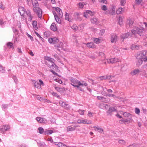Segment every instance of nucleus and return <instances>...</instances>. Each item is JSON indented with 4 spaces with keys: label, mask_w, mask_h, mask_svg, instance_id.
<instances>
[{
    "label": "nucleus",
    "mask_w": 147,
    "mask_h": 147,
    "mask_svg": "<svg viewBox=\"0 0 147 147\" xmlns=\"http://www.w3.org/2000/svg\"><path fill=\"white\" fill-rule=\"evenodd\" d=\"M23 17L25 19L28 18L29 21H31L33 17L30 11L29 10H27L26 11L24 16H23Z\"/></svg>",
    "instance_id": "nucleus-5"
},
{
    "label": "nucleus",
    "mask_w": 147,
    "mask_h": 147,
    "mask_svg": "<svg viewBox=\"0 0 147 147\" xmlns=\"http://www.w3.org/2000/svg\"><path fill=\"white\" fill-rule=\"evenodd\" d=\"M134 22L132 20H129L128 21L127 26H130L133 24Z\"/></svg>",
    "instance_id": "nucleus-38"
},
{
    "label": "nucleus",
    "mask_w": 147,
    "mask_h": 147,
    "mask_svg": "<svg viewBox=\"0 0 147 147\" xmlns=\"http://www.w3.org/2000/svg\"><path fill=\"white\" fill-rule=\"evenodd\" d=\"M4 22L3 21V19L2 18H1L0 19V24L2 25L4 24Z\"/></svg>",
    "instance_id": "nucleus-59"
},
{
    "label": "nucleus",
    "mask_w": 147,
    "mask_h": 147,
    "mask_svg": "<svg viewBox=\"0 0 147 147\" xmlns=\"http://www.w3.org/2000/svg\"><path fill=\"white\" fill-rule=\"evenodd\" d=\"M89 57L91 59H95V57L94 56V55H89Z\"/></svg>",
    "instance_id": "nucleus-63"
},
{
    "label": "nucleus",
    "mask_w": 147,
    "mask_h": 147,
    "mask_svg": "<svg viewBox=\"0 0 147 147\" xmlns=\"http://www.w3.org/2000/svg\"><path fill=\"white\" fill-rule=\"evenodd\" d=\"M51 29L54 31L57 30V27L56 24L54 23H53L50 26Z\"/></svg>",
    "instance_id": "nucleus-25"
},
{
    "label": "nucleus",
    "mask_w": 147,
    "mask_h": 147,
    "mask_svg": "<svg viewBox=\"0 0 147 147\" xmlns=\"http://www.w3.org/2000/svg\"><path fill=\"white\" fill-rule=\"evenodd\" d=\"M109 13L112 15H114L115 13V9L114 7H112L110 9L109 11Z\"/></svg>",
    "instance_id": "nucleus-30"
},
{
    "label": "nucleus",
    "mask_w": 147,
    "mask_h": 147,
    "mask_svg": "<svg viewBox=\"0 0 147 147\" xmlns=\"http://www.w3.org/2000/svg\"><path fill=\"white\" fill-rule=\"evenodd\" d=\"M121 114H122L123 115V116L124 117H131L132 115L126 112H123L122 111H121L120 112Z\"/></svg>",
    "instance_id": "nucleus-16"
},
{
    "label": "nucleus",
    "mask_w": 147,
    "mask_h": 147,
    "mask_svg": "<svg viewBox=\"0 0 147 147\" xmlns=\"http://www.w3.org/2000/svg\"><path fill=\"white\" fill-rule=\"evenodd\" d=\"M116 111V109L114 108L113 107H110V108L108 111H107V113H110L112 111Z\"/></svg>",
    "instance_id": "nucleus-36"
},
{
    "label": "nucleus",
    "mask_w": 147,
    "mask_h": 147,
    "mask_svg": "<svg viewBox=\"0 0 147 147\" xmlns=\"http://www.w3.org/2000/svg\"><path fill=\"white\" fill-rule=\"evenodd\" d=\"M48 41L50 43L55 44L57 43L59 40L56 37L51 38L48 39Z\"/></svg>",
    "instance_id": "nucleus-9"
},
{
    "label": "nucleus",
    "mask_w": 147,
    "mask_h": 147,
    "mask_svg": "<svg viewBox=\"0 0 147 147\" xmlns=\"http://www.w3.org/2000/svg\"><path fill=\"white\" fill-rule=\"evenodd\" d=\"M32 25L33 27L36 30H38V28L37 26V22L36 21H34L33 22Z\"/></svg>",
    "instance_id": "nucleus-32"
},
{
    "label": "nucleus",
    "mask_w": 147,
    "mask_h": 147,
    "mask_svg": "<svg viewBox=\"0 0 147 147\" xmlns=\"http://www.w3.org/2000/svg\"><path fill=\"white\" fill-rule=\"evenodd\" d=\"M54 8L57 13H56L57 14V16H59L60 18H62L63 16V13L61 9L58 7H54Z\"/></svg>",
    "instance_id": "nucleus-7"
},
{
    "label": "nucleus",
    "mask_w": 147,
    "mask_h": 147,
    "mask_svg": "<svg viewBox=\"0 0 147 147\" xmlns=\"http://www.w3.org/2000/svg\"><path fill=\"white\" fill-rule=\"evenodd\" d=\"M38 129L39 130V133L40 134H42L43 133L44 129L42 127H40L38 128Z\"/></svg>",
    "instance_id": "nucleus-47"
},
{
    "label": "nucleus",
    "mask_w": 147,
    "mask_h": 147,
    "mask_svg": "<svg viewBox=\"0 0 147 147\" xmlns=\"http://www.w3.org/2000/svg\"><path fill=\"white\" fill-rule=\"evenodd\" d=\"M138 145L136 144H132L129 145L127 147H138Z\"/></svg>",
    "instance_id": "nucleus-57"
},
{
    "label": "nucleus",
    "mask_w": 147,
    "mask_h": 147,
    "mask_svg": "<svg viewBox=\"0 0 147 147\" xmlns=\"http://www.w3.org/2000/svg\"><path fill=\"white\" fill-rule=\"evenodd\" d=\"M36 119L40 123H43L45 121V119L40 117H36Z\"/></svg>",
    "instance_id": "nucleus-27"
},
{
    "label": "nucleus",
    "mask_w": 147,
    "mask_h": 147,
    "mask_svg": "<svg viewBox=\"0 0 147 147\" xmlns=\"http://www.w3.org/2000/svg\"><path fill=\"white\" fill-rule=\"evenodd\" d=\"M139 48V47L138 46L135 45H132L131 47V49L132 50L138 49Z\"/></svg>",
    "instance_id": "nucleus-37"
},
{
    "label": "nucleus",
    "mask_w": 147,
    "mask_h": 147,
    "mask_svg": "<svg viewBox=\"0 0 147 147\" xmlns=\"http://www.w3.org/2000/svg\"><path fill=\"white\" fill-rule=\"evenodd\" d=\"M111 41L112 43L116 42L117 40V36L115 34H111Z\"/></svg>",
    "instance_id": "nucleus-11"
},
{
    "label": "nucleus",
    "mask_w": 147,
    "mask_h": 147,
    "mask_svg": "<svg viewBox=\"0 0 147 147\" xmlns=\"http://www.w3.org/2000/svg\"><path fill=\"white\" fill-rule=\"evenodd\" d=\"M7 46L10 47V48H11L13 49V44L12 43L10 42H8L7 44Z\"/></svg>",
    "instance_id": "nucleus-43"
},
{
    "label": "nucleus",
    "mask_w": 147,
    "mask_h": 147,
    "mask_svg": "<svg viewBox=\"0 0 147 147\" xmlns=\"http://www.w3.org/2000/svg\"><path fill=\"white\" fill-rule=\"evenodd\" d=\"M55 57L57 59V60L59 61H60V59L57 55H55Z\"/></svg>",
    "instance_id": "nucleus-60"
},
{
    "label": "nucleus",
    "mask_w": 147,
    "mask_h": 147,
    "mask_svg": "<svg viewBox=\"0 0 147 147\" xmlns=\"http://www.w3.org/2000/svg\"><path fill=\"white\" fill-rule=\"evenodd\" d=\"M135 113L138 115H140V110L137 107L135 108Z\"/></svg>",
    "instance_id": "nucleus-40"
},
{
    "label": "nucleus",
    "mask_w": 147,
    "mask_h": 147,
    "mask_svg": "<svg viewBox=\"0 0 147 147\" xmlns=\"http://www.w3.org/2000/svg\"><path fill=\"white\" fill-rule=\"evenodd\" d=\"M37 98L41 102H45V100L41 97H38Z\"/></svg>",
    "instance_id": "nucleus-53"
},
{
    "label": "nucleus",
    "mask_w": 147,
    "mask_h": 147,
    "mask_svg": "<svg viewBox=\"0 0 147 147\" xmlns=\"http://www.w3.org/2000/svg\"><path fill=\"white\" fill-rule=\"evenodd\" d=\"M105 32V30L104 29L100 31V33L101 35H103Z\"/></svg>",
    "instance_id": "nucleus-62"
},
{
    "label": "nucleus",
    "mask_w": 147,
    "mask_h": 147,
    "mask_svg": "<svg viewBox=\"0 0 147 147\" xmlns=\"http://www.w3.org/2000/svg\"><path fill=\"white\" fill-rule=\"evenodd\" d=\"M53 13L54 15L55 19L57 22L59 24H60L61 23V20L59 17V16H57V14L54 11H53Z\"/></svg>",
    "instance_id": "nucleus-13"
},
{
    "label": "nucleus",
    "mask_w": 147,
    "mask_h": 147,
    "mask_svg": "<svg viewBox=\"0 0 147 147\" xmlns=\"http://www.w3.org/2000/svg\"><path fill=\"white\" fill-rule=\"evenodd\" d=\"M123 12H124V9L121 7L118 8L116 11V13L117 14H120Z\"/></svg>",
    "instance_id": "nucleus-26"
},
{
    "label": "nucleus",
    "mask_w": 147,
    "mask_h": 147,
    "mask_svg": "<svg viewBox=\"0 0 147 147\" xmlns=\"http://www.w3.org/2000/svg\"><path fill=\"white\" fill-rule=\"evenodd\" d=\"M126 3L125 0H120V3L121 6H123Z\"/></svg>",
    "instance_id": "nucleus-48"
},
{
    "label": "nucleus",
    "mask_w": 147,
    "mask_h": 147,
    "mask_svg": "<svg viewBox=\"0 0 147 147\" xmlns=\"http://www.w3.org/2000/svg\"><path fill=\"white\" fill-rule=\"evenodd\" d=\"M94 128L95 131H97L98 132L101 133H102L104 131L103 129L100 127L94 126Z\"/></svg>",
    "instance_id": "nucleus-23"
},
{
    "label": "nucleus",
    "mask_w": 147,
    "mask_h": 147,
    "mask_svg": "<svg viewBox=\"0 0 147 147\" xmlns=\"http://www.w3.org/2000/svg\"><path fill=\"white\" fill-rule=\"evenodd\" d=\"M52 94L53 96L57 97L58 98H60V96L59 95H58L57 93L54 92H52Z\"/></svg>",
    "instance_id": "nucleus-55"
},
{
    "label": "nucleus",
    "mask_w": 147,
    "mask_h": 147,
    "mask_svg": "<svg viewBox=\"0 0 147 147\" xmlns=\"http://www.w3.org/2000/svg\"><path fill=\"white\" fill-rule=\"evenodd\" d=\"M146 54V51H143L140 52L138 57L139 59H143Z\"/></svg>",
    "instance_id": "nucleus-10"
},
{
    "label": "nucleus",
    "mask_w": 147,
    "mask_h": 147,
    "mask_svg": "<svg viewBox=\"0 0 147 147\" xmlns=\"http://www.w3.org/2000/svg\"><path fill=\"white\" fill-rule=\"evenodd\" d=\"M47 60H48L49 62H51V65L50 66L51 67V66H53V61L54 59L51 58H50L49 57H47Z\"/></svg>",
    "instance_id": "nucleus-29"
},
{
    "label": "nucleus",
    "mask_w": 147,
    "mask_h": 147,
    "mask_svg": "<svg viewBox=\"0 0 147 147\" xmlns=\"http://www.w3.org/2000/svg\"><path fill=\"white\" fill-rule=\"evenodd\" d=\"M99 107L103 109H107L109 108V106L107 104L102 103L100 105Z\"/></svg>",
    "instance_id": "nucleus-19"
},
{
    "label": "nucleus",
    "mask_w": 147,
    "mask_h": 147,
    "mask_svg": "<svg viewBox=\"0 0 147 147\" xmlns=\"http://www.w3.org/2000/svg\"><path fill=\"white\" fill-rule=\"evenodd\" d=\"M84 5L85 4L84 2L80 3L78 4L79 7L81 8H83Z\"/></svg>",
    "instance_id": "nucleus-44"
},
{
    "label": "nucleus",
    "mask_w": 147,
    "mask_h": 147,
    "mask_svg": "<svg viewBox=\"0 0 147 147\" xmlns=\"http://www.w3.org/2000/svg\"><path fill=\"white\" fill-rule=\"evenodd\" d=\"M90 20L91 22L93 24H96L98 22V19L95 18H91Z\"/></svg>",
    "instance_id": "nucleus-31"
},
{
    "label": "nucleus",
    "mask_w": 147,
    "mask_h": 147,
    "mask_svg": "<svg viewBox=\"0 0 147 147\" xmlns=\"http://www.w3.org/2000/svg\"><path fill=\"white\" fill-rule=\"evenodd\" d=\"M133 121V120L132 119V117H129V119H126L125 120L121 119L120 120V121H121L124 123H126L127 122H128L129 123H131Z\"/></svg>",
    "instance_id": "nucleus-20"
},
{
    "label": "nucleus",
    "mask_w": 147,
    "mask_h": 147,
    "mask_svg": "<svg viewBox=\"0 0 147 147\" xmlns=\"http://www.w3.org/2000/svg\"><path fill=\"white\" fill-rule=\"evenodd\" d=\"M127 66L126 65H121V69L123 71H125L127 69Z\"/></svg>",
    "instance_id": "nucleus-39"
},
{
    "label": "nucleus",
    "mask_w": 147,
    "mask_h": 147,
    "mask_svg": "<svg viewBox=\"0 0 147 147\" xmlns=\"http://www.w3.org/2000/svg\"><path fill=\"white\" fill-rule=\"evenodd\" d=\"M63 44L62 42H60L59 45L57 46V49L59 50L60 49H59V48L63 49Z\"/></svg>",
    "instance_id": "nucleus-33"
},
{
    "label": "nucleus",
    "mask_w": 147,
    "mask_h": 147,
    "mask_svg": "<svg viewBox=\"0 0 147 147\" xmlns=\"http://www.w3.org/2000/svg\"><path fill=\"white\" fill-rule=\"evenodd\" d=\"M105 96L109 97H111L114 98H117V97H116L115 95L110 94H107L105 95Z\"/></svg>",
    "instance_id": "nucleus-46"
},
{
    "label": "nucleus",
    "mask_w": 147,
    "mask_h": 147,
    "mask_svg": "<svg viewBox=\"0 0 147 147\" xmlns=\"http://www.w3.org/2000/svg\"><path fill=\"white\" fill-rule=\"evenodd\" d=\"M32 1L34 11L37 14L39 18L41 17L42 11L41 9L39 7V5L37 1L35 0L34 2Z\"/></svg>",
    "instance_id": "nucleus-2"
},
{
    "label": "nucleus",
    "mask_w": 147,
    "mask_h": 147,
    "mask_svg": "<svg viewBox=\"0 0 147 147\" xmlns=\"http://www.w3.org/2000/svg\"><path fill=\"white\" fill-rule=\"evenodd\" d=\"M18 10L22 16H23L25 14V10L24 7H20Z\"/></svg>",
    "instance_id": "nucleus-14"
},
{
    "label": "nucleus",
    "mask_w": 147,
    "mask_h": 147,
    "mask_svg": "<svg viewBox=\"0 0 147 147\" xmlns=\"http://www.w3.org/2000/svg\"><path fill=\"white\" fill-rule=\"evenodd\" d=\"M144 29L143 28H140L137 27L134 29L131 30V33L133 35H136L138 34L140 36H142L143 35V31Z\"/></svg>",
    "instance_id": "nucleus-3"
},
{
    "label": "nucleus",
    "mask_w": 147,
    "mask_h": 147,
    "mask_svg": "<svg viewBox=\"0 0 147 147\" xmlns=\"http://www.w3.org/2000/svg\"><path fill=\"white\" fill-rule=\"evenodd\" d=\"M101 9L104 11H106L107 10V8L105 5L102 6L101 7Z\"/></svg>",
    "instance_id": "nucleus-52"
},
{
    "label": "nucleus",
    "mask_w": 147,
    "mask_h": 147,
    "mask_svg": "<svg viewBox=\"0 0 147 147\" xmlns=\"http://www.w3.org/2000/svg\"><path fill=\"white\" fill-rule=\"evenodd\" d=\"M86 45L87 47L88 48H95L96 47V45H94V43L93 42H90L87 44H86Z\"/></svg>",
    "instance_id": "nucleus-15"
},
{
    "label": "nucleus",
    "mask_w": 147,
    "mask_h": 147,
    "mask_svg": "<svg viewBox=\"0 0 147 147\" xmlns=\"http://www.w3.org/2000/svg\"><path fill=\"white\" fill-rule=\"evenodd\" d=\"M54 143L59 147H61L63 146V144L61 142H54Z\"/></svg>",
    "instance_id": "nucleus-42"
},
{
    "label": "nucleus",
    "mask_w": 147,
    "mask_h": 147,
    "mask_svg": "<svg viewBox=\"0 0 147 147\" xmlns=\"http://www.w3.org/2000/svg\"><path fill=\"white\" fill-rule=\"evenodd\" d=\"M0 8L2 9L3 10L4 9V7L2 3H0Z\"/></svg>",
    "instance_id": "nucleus-64"
},
{
    "label": "nucleus",
    "mask_w": 147,
    "mask_h": 147,
    "mask_svg": "<svg viewBox=\"0 0 147 147\" xmlns=\"http://www.w3.org/2000/svg\"><path fill=\"white\" fill-rule=\"evenodd\" d=\"M59 104L60 106L66 109H68L69 108V105L67 104H66L65 102L60 101L59 102Z\"/></svg>",
    "instance_id": "nucleus-18"
},
{
    "label": "nucleus",
    "mask_w": 147,
    "mask_h": 147,
    "mask_svg": "<svg viewBox=\"0 0 147 147\" xmlns=\"http://www.w3.org/2000/svg\"><path fill=\"white\" fill-rule=\"evenodd\" d=\"M54 80L57 82H58L60 84H62V80L59 79V78H56L54 79Z\"/></svg>",
    "instance_id": "nucleus-50"
},
{
    "label": "nucleus",
    "mask_w": 147,
    "mask_h": 147,
    "mask_svg": "<svg viewBox=\"0 0 147 147\" xmlns=\"http://www.w3.org/2000/svg\"><path fill=\"white\" fill-rule=\"evenodd\" d=\"M84 111L82 110L81 109H79L78 111V112L81 115H84Z\"/></svg>",
    "instance_id": "nucleus-51"
},
{
    "label": "nucleus",
    "mask_w": 147,
    "mask_h": 147,
    "mask_svg": "<svg viewBox=\"0 0 147 147\" xmlns=\"http://www.w3.org/2000/svg\"><path fill=\"white\" fill-rule=\"evenodd\" d=\"M97 98L100 100L104 101L105 100V97L102 96H97Z\"/></svg>",
    "instance_id": "nucleus-45"
},
{
    "label": "nucleus",
    "mask_w": 147,
    "mask_h": 147,
    "mask_svg": "<svg viewBox=\"0 0 147 147\" xmlns=\"http://www.w3.org/2000/svg\"><path fill=\"white\" fill-rule=\"evenodd\" d=\"M10 128V126L8 125L3 126L0 127V131L3 132V134L4 133V132L8 130Z\"/></svg>",
    "instance_id": "nucleus-12"
},
{
    "label": "nucleus",
    "mask_w": 147,
    "mask_h": 147,
    "mask_svg": "<svg viewBox=\"0 0 147 147\" xmlns=\"http://www.w3.org/2000/svg\"><path fill=\"white\" fill-rule=\"evenodd\" d=\"M53 132V131L52 130H48L47 131V134H51Z\"/></svg>",
    "instance_id": "nucleus-54"
},
{
    "label": "nucleus",
    "mask_w": 147,
    "mask_h": 147,
    "mask_svg": "<svg viewBox=\"0 0 147 147\" xmlns=\"http://www.w3.org/2000/svg\"><path fill=\"white\" fill-rule=\"evenodd\" d=\"M119 142L120 144H123L125 143V142L123 140H120L119 141Z\"/></svg>",
    "instance_id": "nucleus-56"
},
{
    "label": "nucleus",
    "mask_w": 147,
    "mask_h": 147,
    "mask_svg": "<svg viewBox=\"0 0 147 147\" xmlns=\"http://www.w3.org/2000/svg\"><path fill=\"white\" fill-rule=\"evenodd\" d=\"M71 28L72 29L74 30H77L78 29V27L76 25H74L72 26Z\"/></svg>",
    "instance_id": "nucleus-49"
},
{
    "label": "nucleus",
    "mask_w": 147,
    "mask_h": 147,
    "mask_svg": "<svg viewBox=\"0 0 147 147\" xmlns=\"http://www.w3.org/2000/svg\"><path fill=\"white\" fill-rule=\"evenodd\" d=\"M132 34H130L129 33H125L122 35L121 36V38H122L123 39L127 38L129 36H131V35Z\"/></svg>",
    "instance_id": "nucleus-22"
},
{
    "label": "nucleus",
    "mask_w": 147,
    "mask_h": 147,
    "mask_svg": "<svg viewBox=\"0 0 147 147\" xmlns=\"http://www.w3.org/2000/svg\"><path fill=\"white\" fill-rule=\"evenodd\" d=\"M76 128L74 127H72L71 126H68L67 127V131H74Z\"/></svg>",
    "instance_id": "nucleus-28"
},
{
    "label": "nucleus",
    "mask_w": 147,
    "mask_h": 147,
    "mask_svg": "<svg viewBox=\"0 0 147 147\" xmlns=\"http://www.w3.org/2000/svg\"><path fill=\"white\" fill-rule=\"evenodd\" d=\"M102 41V40L101 39L98 38H95L94 40V42L96 44H99Z\"/></svg>",
    "instance_id": "nucleus-35"
},
{
    "label": "nucleus",
    "mask_w": 147,
    "mask_h": 147,
    "mask_svg": "<svg viewBox=\"0 0 147 147\" xmlns=\"http://www.w3.org/2000/svg\"><path fill=\"white\" fill-rule=\"evenodd\" d=\"M144 61L143 59H139L138 61L139 63L138 64V65H140L142 63V61Z\"/></svg>",
    "instance_id": "nucleus-58"
},
{
    "label": "nucleus",
    "mask_w": 147,
    "mask_h": 147,
    "mask_svg": "<svg viewBox=\"0 0 147 147\" xmlns=\"http://www.w3.org/2000/svg\"><path fill=\"white\" fill-rule=\"evenodd\" d=\"M140 72V70L138 69L134 70L131 73V74L132 76H134L138 74Z\"/></svg>",
    "instance_id": "nucleus-24"
},
{
    "label": "nucleus",
    "mask_w": 147,
    "mask_h": 147,
    "mask_svg": "<svg viewBox=\"0 0 147 147\" xmlns=\"http://www.w3.org/2000/svg\"><path fill=\"white\" fill-rule=\"evenodd\" d=\"M55 89L58 92L60 93L64 92L65 90L64 88H61L59 87H55Z\"/></svg>",
    "instance_id": "nucleus-17"
},
{
    "label": "nucleus",
    "mask_w": 147,
    "mask_h": 147,
    "mask_svg": "<svg viewBox=\"0 0 147 147\" xmlns=\"http://www.w3.org/2000/svg\"><path fill=\"white\" fill-rule=\"evenodd\" d=\"M72 83L71 84L74 87H76L79 88V89L81 91H83V89L81 88L80 87L82 86H86L88 85V84L85 82L83 81L81 82L80 81L74 78H71L70 80Z\"/></svg>",
    "instance_id": "nucleus-1"
},
{
    "label": "nucleus",
    "mask_w": 147,
    "mask_h": 147,
    "mask_svg": "<svg viewBox=\"0 0 147 147\" xmlns=\"http://www.w3.org/2000/svg\"><path fill=\"white\" fill-rule=\"evenodd\" d=\"M39 82L40 83H39L37 81L35 80L32 81L34 88L38 89H41V86H43L44 84L42 81L40 79L39 80Z\"/></svg>",
    "instance_id": "nucleus-4"
},
{
    "label": "nucleus",
    "mask_w": 147,
    "mask_h": 147,
    "mask_svg": "<svg viewBox=\"0 0 147 147\" xmlns=\"http://www.w3.org/2000/svg\"><path fill=\"white\" fill-rule=\"evenodd\" d=\"M107 61L108 63H114L118 61L117 58H111L107 59Z\"/></svg>",
    "instance_id": "nucleus-8"
},
{
    "label": "nucleus",
    "mask_w": 147,
    "mask_h": 147,
    "mask_svg": "<svg viewBox=\"0 0 147 147\" xmlns=\"http://www.w3.org/2000/svg\"><path fill=\"white\" fill-rule=\"evenodd\" d=\"M65 17L66 20H67L69 22L71 21V20H70V19L69 18V14H66L65 15Z\"/></svg>",
    "instance_id": "nucleus-41"
},
{
    "label": "nucleus",
    "mask_w": 147,
    "mask_h": 147,
    "mask_svg": "<svg viewBox=\"0 0 147 147\" xmlns=\"http://www.w3.org/2000/svg\"><path fill=\"white\" fill-rule=\"evenodd\" d=\"M89 14L92 15V12L90 10H87L84 13V16L86 18H87L89 17Z\"/></svg>",
    "instance_id": "nucleus-21"
},
{
    "label": "nucleus",
    "mask_w": 147,
    "mask_h": 147,
    "mask_svg": "<svg viewBox=\"0 0 147 147\" xmlns=\"http://www.w3.org/2000/svg\"><path fill=\"white\" fill-rule=\"evenodd\" d=\"M77 123L79 124L83 123L87 124H90L92 123V121L90 120L86 119H79L78 120Z\"/></svg>",
    "instance_id": "nucleus-6"
},
{
    "label": "nucleus",
    "mask_w": 147,
    "mask_h": 147,
    "mask_svg": "<svg viewBox=\"0 0 147 147\" xmlns=\"http://www.w3.org/2000/svg\"><path fill=\"white\" fill-rule=\"evenodd\" d=\"M119 23L120 24H122V18L121 17H119Z\"/></svg>",
    "instance_id": "nucleus-61"
},
{
    "label": "nucleus",
    "mask_w": 147,
    "mask_h": 147,
    "mask_svg": "<svg viewBox=\"0 0 147 147\" xmlns=\"http://www.w3.org/2000/svg\"><path fill=\"white\" fill-rule=\"evenodd\" d=\"M110 77L109 76H105L100 77L99 78L101 80L110 79Z\"/></svg>",
    "instance_id": "nucleus-34"
}]
</instances>
